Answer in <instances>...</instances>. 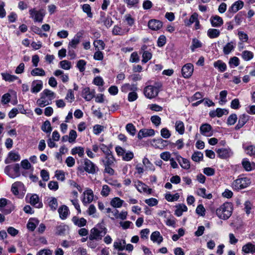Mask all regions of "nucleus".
Listing matches in <instances>:
<instances>
[{"instance_id":"49","label":"nucleus","mask_w":255,"mask_h":255,"mask_svg":"<svg viewBox=\"0 0 255 255\" xmlns=\"http://www.w3.org/2000/svg\"><path fill=\"white\" fill-rule=\"evenodd\" d=\"M135 186L137 189V190L139 192H141L142 191L146 192L147 189V185L142 183L140 181H137L135 183Z\"/></svg>"},{"instance_id":"6","label":"nucleus","mask_w":255,"mask_h":255,"mask_svg":"<svg viewBox=\"0 0 255 255\" xmlns=\"http://www.w3.org/2000/svg\"><path fill=\"white\" fill-rule=\"evenodd\" d=\"M30 17L32 18L34 21L42 22L43 17L45 15L43 10H36L35 8L31 9L29 10Z\"/></svg>"},{"instance_id":"48","label":"nucleus","mask_w":255,"mask_h":255,"mask_svg":"<svg viewBox=\"0 0 255 255\" xmlns=\"http://www.w3.org/2000/svg\"><path fill=\"white\" fill-rule=\"evenodd\" d=\"M41 129L46 133H50L52 130L50 123L49 121L44 122L41 127Z\"/></svg>"},{"instance_id":"28","label":"nucleus","mask_w":255,"mask_h":255,"mask_svg":"<svg viewBox=\"0 0 255 255\" xmlns=\"http://www.w3.org/2000/svg\"><path fill=\"white\" fill-rule=\"evenodd\" d=\"M72 221L75 225L79 227H84L87 224V221L85 218H81L79 219L77 216H74L72 219Z\"/></svg>"},{"instance_id":"1","label":"nucleus","mask_w":255,"mask_h":255,"mask_svg":"<svg viewBox=\"0 0 255 255\" xmlns=\"http://www.w3.org/2000/svg\"><path fill=\"white\" fill-rule=\"evenodd\" d=\"M107 232V230L104 226L101 224H98L90 230L88 239L91 240H101L102 237L106 234Z\"/></svg>"},{"instance_id":"4","label":"nucleus","mask_w":255,"mask_h":255,"mask_svg":"<svg viewBox=\"0 0 255 255\" xmlns=\"http://www.w3.org/2000/svg\"><path fill=\"white\" fill-rule=\"evenodd\" d=\"M83 168L84 171L92 174L96 173L99 170L96 165L87 158L84 159Z\"/></svg>"},{"instance_id":"61","label":"nucleus","mask_w":255,"mask_h":255,"mask_svg":"<svg viewBox=\"0 0 255 255\" xmlns=\"http://www.w3.org/2000/svg\"><path fill=\"white\" fill-rule=\"evenodd\" d=\"M11 165V169L13 172V175L14 176V178L19 176L20 175L19 164H15Z\"/></svg>"},{"instance_id":"52","label":"nucleus","mask_w":255,"mask_h":255,"mask_svg":"<svg viewBox=\"0 0 255 255\" xmlns=\"http://www.w3.org/2000/svg\"><path fill=\"white\" fill-rule=\"evenodd\" d=\"M94 45L97 50H102L104 49L105 44L102 40H96L94 42Z\"/></svg>"},{"instance_id":"35","label":"nucleus","mask_w":255,"mask_h":255,"mask_svg":"<svg viewBox=\"0 0 255 255\" xmlns=\"http://www.w3.org/2000/svg\"><path fill=\"white\" fill-rule=\"evenodd\" d=\"M124 200H121L119 197H115L112 199L110 204L114 208H120L122 206Z\"/></svg>"},{"instance_id":"12","label":"nucleus","mask_w":255,"mask_h":255,"mask_svg":"<svg viewBox=\"0 0 255 255\" xmlns=\"http://www.w3.org/2000/svg\"><path fill=\"white\" fill-rule=\"evenodd\" d=\"M170 143V142L168 140H163V139L159 138L158 139H153L152 141V145L156 148L162 149L165 146Z\"/></svg>"},{"instance_id":"19","label":"nucleus","mask_w":255,"mask_h":255,"mask_svg":"<svg viewBox=\"0 0 255 255\" xmlns=\"http://www.w3.org/2000/svg\"><path fill=\"white\" fill-rule=\"evenodd\" d=\"M147 46L144 45L141 47L140 49L141 51H143L142 55V59L141 62L143 64L147 62L149 60L151 59L152 57V54L150 52L145 50Z\"/></svg>"},{"instance_id":"26","label":"nucleus","mask_w":255,"mask_h":255,"mask_svg":"<svg viewBox=\"0 0 255 255\" xmlns=\"http://www.w3.org/2000/svg\"><path fill=\"white\" fill-rule=\"evenodd\" d=\"M151 240L158 244H160L163 241V237L158 231L153 232L150 236Z\"/></svg>"},{"instance_id":"39","label":"nucleus","mask_w":255,"mask_h":255,"mask_svg":"<svg viewBox=\"0 0 255 255\" xmlns=\"http://www.w3.org/2000/svg\"><path fill=\"white\" fill-rule=\"evenodd\" d=\"M111 147V146H107L103 143L100 144V149L103 152V153H104L105 156L111 155L113 154L110 149Z\"/></svg>"},{"instance_id":"56","label":"nucleus","mask_w":255,"mask_h":255,"mask_svg":"<svg viewBox=\"0 0 255 255\" xmlns=\"http://www.w3.org/2000/svg\"><path fill=\"white\" fill-rule=\"evenodd\" d=\"M82 9L83 11L87 13L88 17L92 18L93 17V14L91 12V8L89 4H84L82 5Z\"/></svg>"},{"instance_id":"24","label":"nucleus","mask_w":255,"mask_h":255,"mask_svg":"<svg viewBox=\"0 0 255 255\" xmlns=\"http://www.w3.org/2000/svg\"><path fill=\"white\" fill-rule=\"evenodd\" d=\"M42 82L39 81H33L32 83V87L31 91L33 93L39 92L42 88Z\"/></svg>"},{"instance_id":"57","label":"nucleus","mask_w":255,"mask_h":255,"mask_svg":"<svg viewBox=\"0 0 255 255\" xmlns=\"http://www.w3.org/2000/svg\"><path fill=\"white\" fill-rule=\"evenodd\" d=\"M237 119L238 118L237 115L235 114H232L228 117L227 123L228 125H233L236 123Z\"/></svg>"},{"instance_id":"54","label":"nucleus","mask_w":255,"mask_h":255,"mask_svg":"<svg viewBox=\"0 0 255 255\" xmlns=\"http://www.w3.org/2000/svg\"><path fill=\"white\" fill-rule=\"evenodd\" d=\"M192 159L195 162H199L203 158V154L200 151H196L192 156Z\"/></svg>"},{"instance_id":"36","label":"nucleus","mask_w":255,"mask_h":255,"mask_svg":"<svg viewBox=\"0 0 255 255\" xmlns=\"http://www.w3.org/2000/svg\"><path fill=\"white\" fill-rule=\"evenodd\" d=\"M235 43L231 41L228 42L223 48V52L225 55L229 54L235 48Z\"/></svg>"},{"instance_id":"55","label":"nucleus","mask_w":255,"mask_h":255,"mask_svg":"<svg viewBox=\"0 0 255 255\" xmlns=\"http://www.w3.org/2000/svg\"><path fill=\"white\" fill-rule=\"evenodd\" d=\"M229 64L231 68L237 67L240 64L239 59L236 56L232 57L230 59Z\"/></svg>"},{"instance_id":"17","label":"nucleus","mask_w":255,"mask_h":255,"mask_svg":"<svg viewBox=\"0 0 255 255\" xmlns=\"http://www.w3.org/2000/svg\"><path fill=\"white\" fill-rule=\"evenodd\" d=\"M129 30V28L122 29L118 25H115L112 30V33L115 35H124L127 34Z\"/></svg>"},{"instance_id":"59","label":"nucleus","mask_w":255,"mask_h":255,"mask_svg":"<svg viewBox=\"0 0 255 255\" xmlns=\"http://www.w3.org/2000/svg\"><path fill=\"white\" fill-rule=\"evenodd\" d=\"M60 67L65 70H69L71 67V62L64 60L60 62Z\"/></svg>"},{"instance_id":"64","label":"nucleus","mask_w":255,"mask_h":255,"mask_svg":"<svg viewBox=\"0 0 255 255\" xmlns=\"http://www.w3.org/2000/svg\"><path fill=\"white\" fill-rule=\"evenodd\" d=\"M86 62L84 60H80L77 62V67L81 72H83L85 70Z\"/></svg>"},{"instance_id":"23","label":"nucleus","mask_w":255,"mask_h":255,"mask_svg":"<svg viewBox=\"0 0 255 255\" xmlns=\"http://www.w3.org/2000/svg\"><path fill=\"white\" fill-rule=\"evenodd\" d=\"M212 127L208 124H205L201 125L200 128V132L202 134L206 136H210L212 135L211 131Z\"/></svg>"},{"instance_id":"18","label":"nucleus","mask_w":255,"mask_h":255,"mask_svg":"<svg viewBox=\"0 0 255 255\" xmlns=\"http://www.w3.org/2000/svg\"><path fill=\"white\" fill-rule=\"evenodd\" d=\"M242 164L244 169L247 171H250L255 169V163L251 162L247 158L243 159Z\"/></svg>"},{"instance_id":"63","label":"nucleus","mask_w":255,"mask_h":255,"mask_svg":"<svg viewBox=\"0 0 255 255\" xmlns=\"http://www.w3.org/2000/svg\"><path fill=\"white\" fill-rule=\"evenodd\" d=\"M111 191V189L107 185H104L102 187V189L101 192V194L103 197H107Z\"/></svg>"},{"instance_id":"5","label":"nucleus","mask_w":255,"mask_h":255,"mask_svg":"<svg viewBox=\"0 0 255 255\" xmlns=\"http://www.w3.org/2000/svg\"><path fill=\"white\" fill-rule=\"evenodd\" d=\"M159 90L155 86H147L144 89V94L147 98L152 99L156 97L158 94Z\"/></svg>"},{"instance_id":"33","label":"nucleus","mask_w":255,"mask_h":255,"mask_svg":"<svg viewBox=\"0 0 255 255\" xmlns=\"http://www.w3.org/2000/svg\"><path fill=\"white\" fill-rule=\"evenodd\" d=\"M242 251L246 254H254L255 253V245H253L251 243H249L243 246Z\"/></svg>"},{"instance_id":"51","label":"nucleus","mask_w":255,"mask_h":255,"mask_svg":"<svg viewBox=\"0 0 255 255\" xmlns=\"http://www.w3.org/2000/svg\"><path fill=\"white\" fill-rule=\"evenodd\" d=\"M84 149L82 147H76L72 149L71 153L73 155L78 154L81 157L84 155Z\"/></svg>"},{"instance_id":"40","label":"nucleus","mask_w":255,"mask_h":255,"mask_svg":"<svg viewBox=\"0 0 255 255\" xmlns=\"http://www.w3.org/2000/svg\"><path fill=\"white\" fill-rule=\"evenodd\" d=\"M177 209L175 211V215L178 217L181 216L183 212L187 210V206L184 204H180L176 206Z\"/></svg>"},{"instance_id":"46","label":"nucleus","mask_w":255,"mask_h":255,"mask_svg":"<svg viewBox=\"0 0 255 255\" xmlns=\"http://www.w3.org/2000/svg\"><path fill=\"white\" fill-rule=\"evenodd\" d=\"M206 189L204 188H200L198 189L197 191L198 195L205 198H207L208 199H211L213 197L212 194L209 193L208 194H206Z\"/></svg>"},{"instance_id":"15","label":"nucleus","mask_w":255,"mask_h":255,"mask_svg":"<svg viewBox=\"0 0 255 255\" xmlns=\"http://www.w3.org/2000/svg\"><path fill=\"white\" fill-rule=\"evenodd\" d=\"M148 27L153 30H157L162 26V22L156 19H151L148 23Z\"/></svg>"},{"instance_id":"22","label":"nucleus","mask_w":255,"mask_h":255,"mask_svg":"<svg viewBox=\"0 0 255 255\" xmlns=\"http://www.w3.org/2000/svg\"><path fill=\"white\" fill-rule=\"evenodd\" d=\"M115 158L114 157L113 155H109L105 157V158L102 159L101 160V162L103 163L104 166H115Z\"/></svg>"},{"instance_id":"34","label":"nucleus","mask_w":255,"mask_h":255,"mask_svg":"<svg viewBox=\"0 0 255 255\" xmlns=\"http://www.w3.org/2000/svg\"><path fill=\"white\" fill-rule=\"evenodd\" d=\"M137 89L136 85H130L129 84H125L121 88V91L124 93H127L128 91H135Z\"/></svg>"},{"instance_id":"38","label":"nucleus","mask_w":255,"mask_h":255,"mask_svg":"<svg viewBox=\"0 0 255 255\" xmlns=\"http://www.w3.org/2000/svg\"><path fill=\"white\" fill-rule=\"evenodd\" d=\"M198 14L196 12L193 13L189 19H185L184 20L185 24L188 26L191 25L198 20Z\"/></svg>"},{"instance_id":"20","label":"nucleus","mask_w":255,"mask_h":255,"mask_svg":"<svg viewBox=\"0 0 255 255\" xmlns=\"http://www.w3.org/2000/svg\"><path fill=\"white\" fill-rule=\"evenodd\" d=\"M249 120V116L245 114L241 115L239 117L238 123L235 127L236 130H239L242 128Z\"/></svg>"},{"instance_id":"21","label":"nucleus","mask_w":255,"mask_h":255,"mask_svg":"<svg viewBox=\"0 0 255 255\" xmlns=\"http://www.w3.org/2000/svg\"><path fill=\"white\" fill-rule=\"evenodd\" d=\"M58 213L60 218L62 220L66 219L70 213L68 207L66 205H62L58 209Z\"/></svg>"},{"instance_id":"2","label":"nucleus","mask_w":255,"mask_h":255,"mask_svg":"<svg viewBox=\"0 0 255 255\" xmlns=\"http://www.w3.org/2000/svg\"><path fill=\"white\" fill-rule=\"evenodd\" d=\"M233 212V205L231 203L227 202L221 205L216 210L218 217L223 220L229 219Z\"/></svg>"},{"instance_id":"58","label":"nucleus","mask_w":255,"mask_h":255,"mask_svg":"<svg viewBox=\"0 0 255 255\" xmlns=\"http://www.w3.org/2000/svg\"><path fill=\"white\" fill-rule=\"evenodd\" d=\"M165 198L168 201L172 202L177 201L179 198V195L178 193H176L174 195L166 194Z\"/></svg>"},{"instance_id":"11","label":"nucleus","mask_w":255,"mask_h":255,"mask_svg":"<svg viewBox=\"0 0 255 255\" xmlns=\"http://www.w3.org/2000/svg\"><path fill=\"white\" fill-rule=\"evenodd\" d=\"M82 96L86 101H90L95 96V91L91 90L89 87L84 88L82 92Z\"/></svg>"},{"instance_id":"62","label":"nucleus","mask_w":255,"mask_h":255,"mask_svg":"<svg viewBox=\"0 0 255 255\" xmlns=\"http://www.w3.org/2000/svg\"><path fill=\"white\" fill-rule=\"evenodd\" d=\"M228 92L226 90H223L220 93V104H223L227 102L226 97L227 95Z\"/></svg>"},{"instance_id":"27","label":"nucleus","mask_w":255,"mask_h":255,"mask_svg":"<svg viewBox=\"0 0 255 255\" xmlns=\"http://www.w3.org/2000/svg\"><path fill=\"white\" fill-rule=\"evenodd\" d=\"M177 160L180 164V166L184 169H188L190 167V164L189 161L186 159L180 156L177 157Z\"/></svg>"},{"instance_id":"45","label":"nucleus","mask_w":255,"mask_h":255,"mask_svg":"<svg viewBox=\"0 0 255 255\" xmlns=\"http://www.w3.org/2000/svg\"><path fill=\"white\" fill-rule=\"evenodd\" d=\"M31 74L33 76H44L45 75V72L42 68H35L31 71Z\"/></svg>"},{"instance_id":"29","label":"nucleus","mask_w":255,"mask_h":255,"mask_svg":"<svg viewBox=\"0 0 255 255\" xmlns=\"http://www.w3.org/2000/svg\"><path fill=\"white\" fill-rule=\"evenodd\" d=\"M39 221L36 218L29 219L27 224V228L30 231H34L36 227L38 225Z\"/></svg>"},{"instance_id":"32","label":"nucleus","mask_w":255,"mask_h":255,"mask_svg":"<svg viewBox=\"0 0 255 255\" xmlns=\"http://www.w3.org/2000/svg\"><path fill=\"white\" fill-rule=\"evenodd\" d=\"M214 66L217 68L220 72H224L227 69V65L222 60H218L214 63Z\"/></svg>"},{"instance_id":"31","label":"nucleus","mask_w":255,"mask_h":255,"mask_svg":"<svg viewBox=\"0 0 255 255\" xmlns=\"http://www.w3.org/2000/svg\"><path fill=\"white\" fill-rule=\"evenodd\" d=\"M126 241L125 240L118 239L114 243V247L119 251H123L126 247Z\"/></svg>"},{"instance_id":"7","label":"nucleus","mask_w":255,"mask_h":255,"mask_svg":"<svg viewBox=\"0 0 255 255\" xmlns=\"http://www.w3.org/2000/svg\"><path fill=\"white\" fill-rule=\"evenodd\" d=\"M244 6V2L241 0H238L234 2L231 7H229L227 15L229 17H232L233 13L237 12L241 9Z\"/></svg>"},{"instance_id":"14","label":"nucleus","mask_w":255,"mask_h":255,"mask_svg":"<svg viewBox=\"0 0 255 255\" xmlns=\"http://www.w3.org/2000/svg\"><path fill=\"white\" fill-rule=\"evenodd\" d=\"M20 156L18 152L11 151L8 154V157L5 160L6 164H9L11 162H15L20 160Z\"/></svg>"},{"instance_id":"47","label":"nucleus","mask_w":255,"mask_h":255,"mask_svg":"<svg viewBox=\"0 0 255 255\" xmlns=\"http://www.w3.org/2000/svg\"><path fill=\"white\" fill-rule=\"evenodd\" d=\"M202 46V43L197 39L193 38L192 41V45L190 46L191 50L192 52L194 51L195 49L198 48H200Z\"/></svg>"},{"instance_id":"44","label":"nucleus","mask_w":255,"mask_h":255,"mask_svg":"<svg viewBox=\"0 0 255 255\" xmlns=\"http://www.w3.org/2000/svg\"><path fill=\"white\" fill-rule=\"evenodd\" d=\"M23 186V184L20 182H16L14 183L11 186V191L15 195L18 194V189Z\"/></svg>"},{"instance_id":"41","label":"nucleus","mask_w":255,"mask_h":255,"mask_svg":"<svg viewBox=\"0 0 255 255\" xmlns=\"http://www.w3.org/2000/svg\"><path fill=\"white\" fill-rule=\"evenodd\" d=\"M54 74L55 76H61V78L63 82L66 83L69 80L68 75L67 74H64L63 71L60 70H56Z\"/></svg>"},{"instance_id":"60","label":"nucleus","mask_w":255,"mask_h":255,"mask_svg":"<svg viewBox=\"0 0 255 255\" xmlns=\"http://www.w3.org/2000/svg\"><path fill=\"white\" fill-rule=\"evenodd\" d=\"M55 176L58 180L64 181L65 179V172L62 170H56Z\"/></svg>"},{"instance_id":"53","label":"nucleus","mask_w":255,"mask_h":255,"mask_svg":"<svg viewBox=\"0 0 255 255\" xmlns=\"http://www.w3.org/2000/svg\"><path fill=\"white\" fill-rule=\"evenodd\" d=\"M126 130L132 136H134L136 132V128L131 123L128 124L126 126Z\"/></svg>"},{"instance_id":"30","label":"nucleus","mask_w":255,"mask_h":255,"mask_svg":"<svg viewBox=\"0 0 255 255\" xmlns=\"http://www.w3.org/2000/svg\"><path fill=\"white\" fill-rule=\"evenodd\" d=\"M39 197L36 194L31 195L30 197L29 202L31 205L35 206L37 208H40L42 207V203H39Z\"/></svg>"},{"instance_id":"8","label":"nucleus","mask_w":255,"mask_h":255,"mask_svg":"<svg viewBox=\"0 0 255 255\" xmlns=\"http://www.w3.org/2000/svg\"><path fill=\"white\" fill-rule=\"evenodd\" d=\"M218 156L221 159H227L233 155L230 148H220L216 149Z\"/></svg>"},{"instance_id":"42","label":"nucleus","mask_w":255,"mask_h":255,"mask_svg":"<svg viewBox=\"0 0 255 255\" xmlns=\"http://www.w3.org/2000/svg\"><path fill=\"white\" fill-rule=\"evenodd\" d=\"M207 34L210 38H215L220 35V31L217 29L210 28L208 30Z\"/></svg>"},{"instance_id":"13","label":"nucleus","mask_w":255,"mask_h":255,"mask_svg":"<svg viewBox=\"0 0 255 255\" xmlns=\"http://www.w3.org/2000/svg\"><path fill=\"white\" fill-rule=\"evenodd\" d=\"M155 134L154 130L153 129H141L137 134V138L141 139L143 137L151 136L154 135Z\"/></svg>"},{"instance_id":"37","label":"nucleus","mask_w":255,"mask_h":255,"mask_svg":"<svg viewBox=\"0 0 255 255\" xmlns=\"http://www.w3.org/2000/svg\"><path fill=\"white\" fill-rule=\"evenodd\" d=\"M175 129L180 134L184 133L185 128L183 123L181 121H177L175 123Z\"/></svg>"},{"instance_id":"16","label":"nucleus","mask_w":255,"mask_h":255,"mask_svg":"<svg viewBox=\"0 0 255 255\" xmlns=\"http://www.w3.org/2000/svg\"><path fill=\"white\" fill-rule=\"evenodd\" d=\"M210 21L212 26L216 27H219L223 24V20L222 18L217 15L211 16L210 18Z\"/></svg>"},{"instance_id":"25","label":"nucleus","mask_w":255,"mask_h":255,"mask_svg":"<svg viewBox=\"0 0 255 255\" xmlns=\"http://www.w3.org/2000/svg\"><path fill=\"white\" fill-rule=\"evenodd\" d=\"M84 197L83 200V203H89L93 200V193L91 189H87L84 193Z\"/></svg>"},{"instance_id":"43","label":"nucleus","mask_w":255,"mask_h":255,"mask_svg":"<svg viewBox=\"0 0 255 255\" xmlns=\"http://www.w3.org/2000/svg\"><path fill=\"white\" fill-rule=\"evenodd\" d=\"M2 77L6 81L13 82L18 79V77L15 75H12L7 73H2Z\"/></svg>"},{"instance_id":"10","label":"nucleus","mask_w":255,"mask_h":255,"mask_svg":"<svg viewBox=\"0 0 255 255\" xmlns=\"http://www.w3.org/2000/svg\"><path fill=\"white\" fill-rule=\"evenodd\" d=\"M194 70V67L191 63H187L184 65L182 68V74L185 78H189L191 76Z\"/></svg>"},{"instance_id":"9","label":"nucleus","mask_w":255,"mask_h":255,"mask_svg":"<svg viewBox=\"0 0 255 255\" xmlns=\"http://www.w3.org/2000/svg\"><path fill=\"white\" fill-rule=\"evenodd\" d=\"M97 22L103 23L104 25L107 27L109 28L112 26L113 23V21L110 16H106V13L104 12H100V17L97 21Z\"/></svg>"},{"instance_id":"3","label":"nucleus","mask_w":255,"mask_h":255,"mask_svg":"<svg viewBox=\"0 0 255 255\" xmlns=\"http://www.w3.org/2000/svg\"><path fill=\"white\" fill-rule=\"evenodd\" d=\"M251 183V179L243 175H239L237 179L232 183L234 190L239 191L248 187Z\"/></svg>"},{"instance_id":"50","label":"nucleus","mask_w":255,"mask_h":255,"mask_svg":"<svg viewBox=\"0 0 255 255\" xmlns=\"http://www.w3.org/2000/svg\"><path fill=\"white\" fill-rule=\"evenodd\" d=\"M242 56L244 60L245 61H249L253 58L254 54L251 51L245 50L242 52Z\"/></svg>"}]
</instances>
